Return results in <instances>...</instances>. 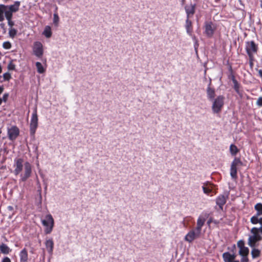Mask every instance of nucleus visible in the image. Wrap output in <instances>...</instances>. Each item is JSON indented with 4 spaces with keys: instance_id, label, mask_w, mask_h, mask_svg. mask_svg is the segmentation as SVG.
<instances>
[{
    "instance_id": "14",
    "label": "nucleus",
    "mask_w": 262,
    "mask_h": 262,
    "mask_svg": "<svg viewBox=\"0 0 262 262\" xmlns=\"http://www.w3.org/2000/svg\"><path fill=\"white\" fill-rule=\"evenodd\" d=\"M184 9L186 13V18H190L195 12V4H191L190 5H186Z\"/></svg>"
},
{
    "instance_id": "25",
    "label": "nucleus",
    "mask_w": 262,
    "mask_h": 262,
    "mask_svg": "<svg viewBox=\"0 0 262 262\" xmlns=\"http://www.w3.org/2000/svg\"><path fill=\"white\" fill-rule=\"evenodd\" d=\"M43 34L47 37L50 38L52 35V32L50 27L47 26L45 27Z\"/></svg>"
},
{
    "instance_id": "42",
    "label": "nucleus",
    "mask_w": 262,
    "mask_h": 262,
    "mask_svg": "<svg viewBox=\"0 0 262 262\" xmlns=\"http://www.w3.org/2000/svg\"><path fill=\"white\" fill-rule=\"evenodd\" d=\"M249 64L251 67H252L253 66V61L254 60V56H252V59H251L250 57H249Z\"/></svg>"
},
{
    "instance_id": "27",
    "label": "nucleus",
    "mask_w": 262,
    "mask_h": 262,
    "mask_svg": "<svg viewBox=\"0 0 262 262\" xmlns=\"http://www.w3.org/2000/svg\"><path fill=\"white\" fill-rule=\"evenodd\" d=\"M240 86H241L240 84L237 81H235L234 82H233V89H234V90H235V91L236 92V93L237 94H238L239 95L241 96L242 95V93H241V92L239 90Z\"/></svg>"
},
{
    "instance_id": "56",
    "label": "nucleus",
    "mask_w": 262,
    "mask_h": 262,
    "mask_svg": "<svg viewBox=\"0 0 262 262\" xmlns=\"http://www.w3.org/2000/svg\"><path fill=\"white\" fill-rule=\"evenodd\" d=\"M2 103V98H0V105H1Z\"/></svg>"
},
{
    "instance_id": "44",
    "label": "nucleus",
    "mask_w": 262,
    "mask_h": 262,
    "mask_svg": "<svg viewBox=\"0 0 262 262\" xmlns=\"http://www.w3.org/2000/svg\"><path fill=\"white\" fill-rule=\"evenodd\" d=\"M48 251L50 254H52L53 252V247H48Z\"/></svg>"
},
{
    "instance_id": "35",
    "label": "nucleus",
    "mask_w": 262,
    "mask_h": 262,
    "mask_svg": "<svg viewBox=\"0 0 262 262\" xmlns=\"http://www.w3.org/2000/svg\"><path fill=\"white\" fill-rule=\"evenodd\" d=\"M3 47L5 49H10L11 47V44L9 41H5L3 43Z\"/></svg>"
},
{
    "instance_id": "40",
    "label": "nucleus",
    "mask_w": 262,
    "mask_h": 262,
    "mask_svg": "<svg viewBox=\"0 0 262 262\" xmlns=\"http://www.w3.org/2000/svg\"><path fill=\"white\" fill-rule=\"evenodd\" d=\"M203 190L204 192L206 194H209L211 191L209 188L204 186H203Z\"/></svg>"
},
{
    "instance_id": "20",
    "label": "nucleus",
    "mask_w": 262,
    "mask_h": 262,
    "mask_svg": "<svg viewBox=\"0 0 262 262\" xmlns=\"http://www.w3.org/2000/svg\"><path fill=\"white\" fill-rule=\"evenodd\" d=\"M6 5L1 4L0 5V21L4 20V15L6 17V12L7 11Z\"/></svg>"
},
{
    "instance_id": "1",
    "label": "nucleus",
    "mask_w": 262,
    "mask_h": 262,
    "mask_svg": "<svg viewBox=\"0 0 262 262\" xmlns=\"http://www.w3.org/2000/svg\"><path fill=\"white\" fill-rule=\"evenodd\" d=\"M251 233L248 238L249 246H255L256 242L262 239V227H253L251 230Z\"/></svg>"
},
{
    "instance_id": "11",
    "label": "nucleus",
    "mask_w": 262,
    "mask_h": 262,
    "mask_svg": "<svg viewBox=\"0 0 262 262\" xmlns=\"http://www.w3.org/2000/svg\"><path fill=\"white\" fill-rule=\"evenodd\" d=\"M201 233L195 230V229H193L190 230L185 236V239L186 241L191 242L194 239L198 238L201 235Z\"/></svg>"
},
{
    "instance_id": "9",
    "label": "nucleus",
    "mask_w": 262,
    "mask_h": 262,
    "mask_svg": "<svg viewBox=\"0 0 262 262\" xmlns=\"http://www.w3.org/2000/svg\"><path fill=\"white\" fill-rule=\"evenodd\" d=\"M24 165L25 173L24 174H20V180L22 182H25L31 176L32 172V167L28 162H26Z\"/></svg>"
},
{
    "instance_id": "52",
    "label": "nucleus",
    "mask_w": 262,
    "mask_h": 262,
    "mask_svg": "<svg viewBox=\"0 0 262 262\" xmlns=\"http://www.w3.org/2000/svg\"><path fill=\"white\" fill-rule=\"evenodd\" d=\"M0 26L1 27V28H3L5 26V24L3 23H2L0 24Z\"/></svg>"
},
{
    "instance_id": "22",
    "label": "nucleus",
    "mask_w": 262,
    "mask_h": 262,
    "mask_svg": "<svg viewBox=\"0 0 262 262\" xmlns=\"http://www.w3.org/2000/svg\"><path fill=\"white\" fill-rule=\"evenodd\" d=\"M229 151L232 156H235L239 150L235 145L232 144L230 146Z\"/></svg>"
},
{
    "instance_id": "37",
    "label": "nucleus",
    "mask_w": 262,
    "mask_h": 262,
    "mask_svg": "<svg viewBox=\"0 0 262 262\" xmlns=\"http://www.w3.org/2000/svg\"><path fill=\"white\" fill-rule=\"evenodd\" d=\"M3 77L5 80H9L11 78V75L9 73H5L3 74Z\"/></svg>"
},
{
    "instance_id": "12",
    "label": "nucleus",
    "mask_w": 262,
    "mask_h": 262,
    "mask_svg": "<svg viewBox=\"0 0 262 262\" xmlns=\"http://www.w3.org/2000/svg\"><path fill=\"white\" fill-rule=\"evenodd\" d=\"M13 173L15 175H18L22 171L23 168V160L21 158L15 159L14 161Z\"/></svg>"
},
{
    "instance_id": "13",
    "label": "nucleus",
    "mask_w": 262,
    "mask_h": 262,
    "mask_svg": "<svg viewBox=\"0 0 262 262\" xmlns=\"http://www.w3.org/2000/svg\"><path fill=\"white\" fill-rule=\"evenodd\" d=\"M239 254L242 256L241 262H249L247 257L249 250L247 247H239Z\"/></svg>"
},
{
    "instance_id": "3",
    "label": "nucleus",
    "mask_w": 262,
    "mask_h": 262,
    "mask_svg": "<svg viewBox=\"0 0 262 262\" xmlns=\"http://www.w3.org/2000/svg\"><path fill=\"white\" fill-rule=\"evenodd\" d=\"M42 225L45 227V232L47 234L50 233L54 226V219L52 216L49 214L46 215L45 219L41 220Z\"/></svg>"
},
{
    "instance_id": "45",
    "label": "nucleus",
    "mask_w": 262,
    "mask_h": 262,
    "mask_svg": "<svg viewBox=\"0 0 262 262\" xmlns=\"http://www.w3.org/2000/svg\"><path fill=\"white\" fill-rule=\"evenodd\" d=\"M231 80H232V81L233 83V82H234L235 81H237V80H236L235 78V76H234L233 75H232L231 76Z\"/></svg>"
},
{
    "instance_id": "61",
    "label": "nucleus",
    "mask_w": 262,
    "mask_h": 262,
    "mask_svg": "<svg viewBox=\"0 0 262 262\" xmlns=\"http://www.w3.org/2000/svg\"><path fill=\"white\" fill-rule=\"evenodd\" d=\"M261 8H262V5H261Z\"/></svg>"
},
{
    "instance_id": "16",
    "label": "nucleus",
    "mask_w": 262,
    "mask_h": 262,
    "mask_svg": "<svg viewBox=\"0 0 262 262\" xmlns=\"http://www.w3.org/2000/svg\"><path fill=\"white\" fill-rule=\"evenodd\" d=\"M227 196L224 195H220L216 199V203L221 209H223V206L226 203Z\"/></svg>"
},
{
    "instance_id": "51",
    "label": "nucleus",
    "mask_w": 262,
    "mask_h": 262,
    "mask_svg": "<svg viewBox=\"0 0 262 262\" xmlns=\"http://www.w3.org/2000/svg\"><path fill=\"white\" fill-rule=\"evenodd\" d=\"M8 208L9 210H13V207L11 206H9L8 207Z\"/></svg>"
},
{
    "instance_id": "31",
    "label": "nucleus",
    "mask_w": 262,
    "mask_h": 262,
    "mask_svg": "<svg viewBox=\"0 0 262 262\" xmlns=\"http://www.w3.org/2000/svg\"><path fill=\"white\" fill-rule=\"evenodd\" d=\"M12 17V16H11L6 15V18L8 20V25L10 27H12L14 25V22L11 20Z\"/></svg>"
},
{
    "instance_id": "15",
    "label": "nucleus",
    "mask_w": 262,
    "mask_h": 262,
    "mask_svg": "<svg viewBox=\"0 0 262 262\" xmlns=\"http://www.w3.org/2000/svg\"><path fill=\"white\" fill-rule=\"evenodd\" d=\"M211 80L210 81L208 85L206 90L207 97L209 101H213L215 98V90L213 88H211Z\"/></svg>"
},
{
    "instance_id": "34",
    "label": "nucleus",
    "mask_w": 262,
    "mask_h": 262,
    "mask_svg": "<svg viewBox=\"0 0 262 262\" xmlns=\"http://www.w3.org/2000/svg\"><path fill=\"white\" fill-rule=\"evenodd\" d=\"M1 251L4 254H8L10 250L9 247H0Z\"/></svg>"
},
{
    "instance_id": "43",
    "label": "nucleus",
    "mask_w": 262,
    "mask_h": 262,
    "mask_svg": "<svg viewBox=\"0 0 262 262\" xmlns=\"http://www.w3.org/2000/svg\"><path fill=\"white\" fill-rule=\"evenodd\" d=\"M2 262H11V260L9 258L6 257L3 259Z\"/></svg>"
},
{
    "instance_id": "4",
    "label": "nucleus",
    "mask_w": 262,
    "mask_h": 262,
    "mask_svg": "<svg viewBox=\"0 0 262 262\" xmlns=\"http://www.w3.org/2000/svg\"><path fill=\"white\" fill-rule=\"evenodd\" d=\"M37 127L38 116L37 114V110L36 108H35L32 114L30 124V133L31 136H34Z\"/></svg>"
},
{
    "instance_id": "30",
    "label": "nucleus",
    "mask_w": 262,
    "mask_h": 262,
    "mask_svg": "<svg viewBox=\"0 0 262 262\" xmlns=\"http://www.w3.org/2000/svg\"><path fill=\"white\" fill-rule=\"evenodd\" d=\"M259 216H257L256 215H255L251 217L250 219V222L252 224H256L258 223V217Z\"/></svg>"
},
{
    "instance_id": "21",
    "label": "nucleus",
    "mask_w": 262,
    "mask_h": 262,
    "mask_svg": "<svg viewBox=\"0 0 262 262\" xmlns=\"http://www.w3.org/2000/svg\"><path fill=\"white\" fill-rule=\"evenodd\" d=\"M230 174L232 179L235 180L237 178V169L236 166H231L230 167Z\"/></svg>"
},
{
    "instance_id": "19",
    "label": "nucleus",
    "mask_w": 262,
    "mask_h": 262,
    "mask_svg": "<svg viewBox=\"0 0 262 262\" xmlns=\"http://www.w3.org/2000/svg\"><path fill=\"white\" fill-rule=\"evenodd\" d=\"M205 221L206 219L205 217L200 216L197 220L196 227L194 228V229H195V230H198V231L201 233L202 228L204 225Z\"/></svg>"
},
{
    "instance_id": "26",
    "label": "nucleus",
    "mask_w": 262,
    "mask_h": 262,
    "mask_svg": "<svg viewBox=\"0 0 262 262\" xmlns=\"http://www.w3.org/2000/svg\"><path fill=\"white\" fill-rule=\"evenodd\" d=\"M35 66L37 68V72L42 74L45 72V70L42 65V64L40 62H36L35 63Z\"/></svg>"
},
{
    "instance_id": "28",
    "label": "nucleus",
    "mask_w": 262,
    "mask_h": 262,
    "mask_svg": "<svg viewBox=\"0 0 262 262\" xmlns=\"http://www.w3.org/2000/svg\"><path fill=\"white\" fill-rule=\"evenodd\" d=\"M251 255L253 258H256L259 256L260 251L254 248L251 251Z\"/></svg>"
},
{
    "instance_id": "24",
    "label": "nucleus",
    "mask_w": 262,
    "mask_h": 262,
    "mask_svg": "<svg viewBox=\"0 0 262 262\" xmlns=\"http://www.w3.org/2000/svg\"><path fill=\"white\" fill-rule=\"evenodd\" d=\"M254 209L256 211L255 215L257 216H261L262 215V204L260 203H257L254 206Z\"/></svg>"
},
{
    "instance_id": "6",
    "label": "nucleus",
    "mask_w": 262,
    "mask_h": 262,
    "mask_svg": "<svg viewBox=\"0 0 262 262\" xmlns=\"http://www.w3.org/2000/svg\"><path fill=\"white\" fill-rule=\"evenodd\" d=\"M204 34L209 38L213 36L216 30L215 25L211 21H206L204 23Z\"/></svg>"
},
{
    "instance_id": "2",
    "label": "nucleus",
    "mask_w": 262,
    "mask_h": 262,
    "mask_svg": "<svg viewBox=\"0 0 262 262\" xmlns=\"http://www.w3.org/2000/svg\"><path fill=\"white\" fill-rule=\"evenodd\" d=\"M225 97L223 95H219L213 99L212 111L214 114H219L222 111L224 105Z\"/></svg>"
},
{
    "instance_id": "32",
    "label": "nucleus",
    "mask_w": 262,
    "mask_h": 262,
    "mask_svg": "<svg viewBox=\"0 0 262 262\" xmlns=\"http://www.w3.org/2000/svg\"><path fill=\"white\" fill-rule=\"evenodd\" d=\"M59 20V18L57 13H54L53 14V23L55 25H57Z\"/></svg>"
},
{
    "instance_id": "53",
    "label": "nucleus",
    "mask_w": 262,
    "mask_h": 262,
    "mask_svg": "<svg viewBox=\"0 0 262 262\" xmlns=\"http://www.w3.org/2000/svg\"><path fill=\"white\" fill-rule=\"evenodd\" d=\"M57 9H58V7L56 6H55V13H57Z\"/></svg>"
},
{
    "instance_id": "38",
    "label": "nucleus",
    "mask_w": 262,
    "mask_h": 262,
    "mask_svg": "<svg viewBox=\"0 0 262 262\" xmlns=\"http://www.w3.org/2000/svg\"><path fill=\"white\" fill-rule=\"evenodd\" d=\"M256 104L258 106L262 107V97H259L258 98Z\"/></svg>"
},
{
    "instance_id": "58",
    "label": "nucleus",
    "mask_w": 262,
    "mask_h": 262,
    "mask_svg": "<svg viewBox=\"0 0 262 262\" xmlns=\"http://www.w3.org/2000/svg\"><path fill=\"white\" fill-rule=\"evenodd\" d=\"M232 262H239V261H237V260H233V261H232Z\"/></svg>"
},
{
    "instance_id": "47",
    "label": "nucleus",
    "mask_w": 262,
    "mask_h": 262,
    "mask_svg": "<svg viewBox=\"0 0 262 262\" xmlns=\"http://www.w3.org/2000/svg\"><path fill=\"white\" fill-rule=\"evenodd\" d=\"M258 72L259 75L262 78V69L258 70Z\"/></svg>"
},
{
    "instance_id": "33",
    "label": "nucleus",
    "mask_w": 262,
    "mask_h": 262,
    "mask_svg": "<svg viewBox=\"0 0 262 262\" xmlns=\"http://www.w3.org/2000/svg\"><path fill=\"white\" fill-rule=\"evenodd\" d=\"M16 33H17V31L16 29H15L14 28H11L9 30V35L10 37H11L12 38L14 37L16 35Z\"/></svg>"
},
{
    "instance_id": "49",
    "label": "nucleus",
    "mask_w": 262,
    "mask_h": 262,
    "mask_svg": "<svg viewBox=\"0 0 262 262\" xmlns=\"http://www.w3.org/2000/svg\"><path fill=\"white\" fill-rule=\"evenodd\" d=\"M258 223H259L261 225V227H262V217L258 218Z\"/></svg>"
},
{
    "instance_id": "46",
    "label": "nucleus",
    "mask_w": 262,
    "mask_h": 262,
    "mask_svg": "<svg viewBox=\"0 0 262 262\" xmlns=\"http://www.w3.org/2000/svg\"><path fill=\"white\" fill-rule=\"evenodd\" d=\"M244 244L243 241H239L238 242L237 246H244Z\"/></svg>"
},
{
    "instance_id": "59",
    "label": "nucleus",
    "mask_w": 262,
    "mask_h": 262,
    "mask_svg": "<svg viewBox=\"0 0 262 262\" xmlns=\"http://www.w3.org/2000/svg\"><path fill=\"white\" fill-rule=\"evenodd\" d=\"M1 246H6V245L5 244H2Z\"/></svg>"
},
{
    "instance_id": "8",
    "label": "nucleus",
    "mask_w": 262,
    "mask_h": 262,
    "mask_svg": "<svg viewBox=\"0 0 262 262\" xmlns=\"http://www.w3.org/2000/svg\"><path fill=\"white\" fill-rule=\"evenodd\" d=\"M20 3L19 1H15L13 5H6L7 11L6 12V15L12 16L13 13L16 12L18 11Z\"/></svg>"
},
{
    "instance_id": "23",
    "label": "nucleus",
    "mask_w": 262,
    "mask_h": 262,
    "mask_svg": "<svg viewBox=\"0 0 262 262\" xmlns=\"http://www.w3.org/2000/svg\"><path fill=\"white\" fill-rule=\"evenodd\" d=\"M20 262H27L28 254L26 249H24L20 253Z\"/></svg>"
},
{
    "instance_id": "10",
    "label": "nucleus",
    "mask_w": 262,
    "mask_h": 262,
    "mask_svg": "<svg viewBox=\"0 0 262 262\" xmlns=\"http://www.w3.org/2000/svg\"><path fill=\"white\" fill-rule=\"evenodd\" d=\"M19 134V129L16 126H12L8 128L9 139L11 141L15 140Z\"/></svg>"
},
{
    "instance_id": "48",
    "label": "nucleus",
    "mask_w": 262,
    "mask_h": 262,
    "mask_svg": "<svg viewBox=\"0 0 262 262\" xmlns=\"http://www.w3.org/2000/svg\"><path fill=\"white\" fill-rule=\"evenodd\" d=\"M4 91V86L3 85L0 86V95Z\"/></svg>"
},
{
    "instance_id": "57",
    "label": "nucleus",
    "mask_w": 262,
    "mask_h": 262,
    "mask_svg": "<svg viewBox=\"0 0 262 262\" xmlns=\"http://www.w3.org/2000/svg\"><path fill=\"white\" fill-rule=\"evenodd\" d=\"M1 79H2V76L0 75V82H2L3 80H2Z\"/></svg>"
},
{
    "instance_id": "39",
    "label": "nucleus",
    "mask_w": 262,
    "mask_h": 262,
    "mask_svg": "<svg viewBox=\"0 0 262 262\" xmlns=\"http://www.w3.org/2000/svg\"><path fill=\"white\" fill-rule=\"evenodd\" d=\"M46 246H53V242L52 239L49 238L46 239L45 242Z\"/></svg>"
},
{
    "instance_id": "5",
    "label": "nucleus",
    "mask_w": 262,
    "mask_h": 262,
    "mask_svg": "<svg viewBox=\"0 0 262 262\" xmlns=\"http://www.w3.org/2000/svg\"><path fill=\"white\" fill-rule=\"evenodd\" d=\"M245 50L248 57L252 59V56L258 51V46L253 40L248 41L246 42Z\"/></svg>"
},
{
    "instance_id": "17",
    "label": "nucleus",
    "mask_w": 262,
    "mask_h": 262,
    "mask_svg": "<svg viewBox=\"0 0 262 262\" xmlns=\"http://www.w3.org/2000/svg\"><path fill=\"white\" fill-rule=\"evenodd\" d=\"M185 27L188 35L190 36H192V21L190 20H189V18H186L185 21Z\"/></svg>"
},
{
    "instance_id": "41",
    "label": "nucleus",
    "mask_w": 262,
    "mask_h": 262,
    "mask_svg": "<svg viewBox=\"0 0 262 262\" xmlns=\"http://www.w3.org/2000/svg\"><path fill=\"white\" fill-rule=\"evenodd\" d=\"M9 96V94L8 93H5L4 94L3 98H2V101L6 102L8 100V98Z\"/></svg>"
},
{
    "instance_id": "54",
    "label": "nucleus",
    "mask_w": 262,
    "mask_h": 262,
    "mask_svg": "<svg viewBox=\"0 0 262 262\" xmlns=\"http://www.w3.org/2000/svg\"><path fill=\"white\" fill-rule=\"evenodd\" d=\"M211 222V220L210 219V220H209L208 221V222H207V224H209Z\"/></svg>"
},
{
    "instance_id": "7",
    "label": "nucleus",
    "mask_w": 262,
    "mask_h": 262,
    "mask_svg": "<svg viewBox=\"0 0 262 262\" xmlns=\"http://www.w3.org/2000/svg\"><path fill=\"white\" fill-rule=\"evenodd\" d=\"M33 52L35 56L38 58L42 57L43 51L42 45L40 42L35 41L33 44Z\"/></svg>"
},
{
    "instance_id": "18",
    "label": "nucleus",
    "mask_w": 262,
    "mask_h": 262,
    "mask_svg": "<svg viewBox=\"0 0 262 262\" xmlns=\"http://www.w3.org/2000/svg\"><path fill=\"white\" fill-rule=\"evenodd\" d=\"M236 257L234 254H230L229 252H225L223 254V258L225 262H232Z\"/></svg>"
},
{
    "instance_id": "29",
    "label": "nucleus",
    "mask_w": 262,
    "mask_h": 262,
    "mask_svg": "<svg viewBox=\"0 0 262 262\" xmlns=\"http://www.w3.org/2000/svg\"><path fill=\"white\" fill-rule=\"evenodd\" d=\"M239 164H242V162L240 159L235 158L233 161L232 162L231 165L237 167Z\"/></svg>"
},
{
    "instance_id": "60",
    "label": "nucleus",
    "mask_w": 262,
    "mask_h": 262,
    "mask_svg": "<svg viewBox=\"0 0 262 262\" xmlns=\"http://www.w3.org/2000/svg\"><path fill=\"white\" fill-rule=\"evenodd\" d=\"M182 3H184L185 0H182Z\"/></svg>"
},
{
    "instance_id": "55",
    "label": "nucleus",
    "mask_w": 262,
    "mask_h": 262,
    "mask_svg": "<svg viewBox=\"0 0 262 262\" xmlns=\"http://www.w3.org/2000/svg\"><path fill=\"white\" fill-rule=\"evenodd\" d=\"M2 69L1 66L0 65V73H2Z\"/></svg>"
},
{
    "instance_id": "36",
    "label": "nucleus",
    "mask_w": 262,
    "mask_h": 262,
    "mask_svg": "<svg viewBox=\"0 0 262 262\" xmlns=\"http://www.w3.org/2000/svg\"><path fill=\"white\" fill-rule=\"evenodd\" d=\"M8 69L9 70H14L15 69V66L12 62H10L8 65Z\"/></svg>"
},
{
    "instance_id": "50",
    "label": "nucleus",
    "mask_w": 262,
    "mask_h": 262,
    "mask_svg": "<svg viewBox=\"0 0 262 262\" xmlns=\"http://www.w3.org/2000/svg\"><path fill=\"white\" fill-rule=\"evenodd\" d=\"M191 37H192V39H193L194 41H196V37H195V36H194V35H193L192 34V36H191Z\"/></svg>"
}]
</instances>
